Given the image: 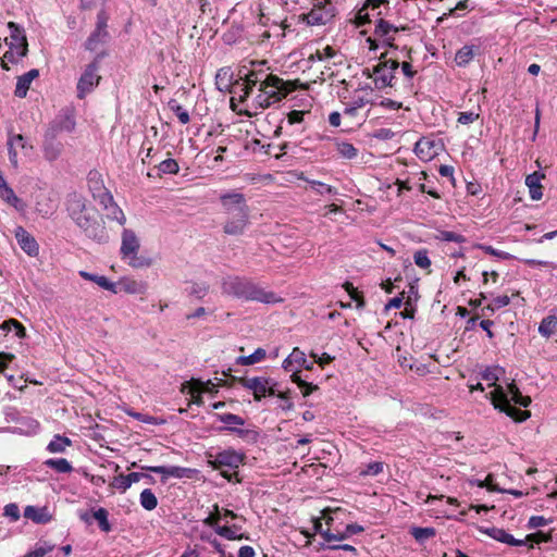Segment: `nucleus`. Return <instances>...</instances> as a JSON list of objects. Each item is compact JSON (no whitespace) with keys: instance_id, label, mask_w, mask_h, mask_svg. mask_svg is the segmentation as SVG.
<instances>
[{"instance_id":"obj_10","label":"nucleus","mask_w":557,"mask_h":557,"mask_svg":"<svg viewBox=\"0 0 557 557\" xmlns=\"http://www.w3.org/2000/svg\"><path fill=\"white\" fill-rule=\"evenodd\" d=\"M314 531L320 533L325 543L339 542L351 537L355 534H359L364 531V528L357 523H350L345 527L343 531L337 529L330 530L323 529L322 521L317 519L314 521Z\"/></svg>"},{"instance_id":"obj_40","label":"nucleus","mask_w":557,"mask_h":557,"mask_svg":"<svg viewBox=\"0 0 557 557\" xmlns=\"http://www.w3.org/2000/svg\"><path fill=\"white\" fill-rule=\"evenodd\" d=\"M15 141H23V135L16 134V135H10L8 139V152H9V160L10 163L14 169L18 168V159H17V152L14 148Z\"/></svg>"},{"instance_id":"obj_18","label":"nucleus","mask_w":557,"mask_h":557,"mask_svg":"<svg viewBox=\"0 0 557 557\" xmlns=\"http://www.w3.org/2000/svg\"><path fill=\"white\" fill-rule=\"evenodd\" d=\"M88 188L92 194L95 200L110 201L111 194L104 187L101 174L97 171H90L87 177Z\"/></svg>"},{"instance_id":"obj_13","label":"nucleus","mask_w":557,"mask_h":557,"mask_svg":"<svg viewBox=\"0 0 557 557\" xmlns=\"http://www.w3.org/2000/svg\"><path fill=\"white\" fill-rule=\"evenodd\" d=\"M10 37L5 39L10 49H15L20 58H23L28 52L27 38L24 30L14 22H9Z\"/></svg>"},{"instance_id":"obj_63","label":"nucleus","mask_w":557,"mask_h":557,"mask_svg":"<svg viewBox=\"0 0 557 557\" xmlns=\"http://www.w3.org/2000/svg\"><path fill=\"white\" fill-rule=\"evenodd\" d=\"M479 113L475 112H461L458 116V122L463 125L471 124L479 119Z\"/></svg>"},{"instance_id":"obj_60","label":"nucleus","mask_w":557,"mask_h":557,"mask_svg":"<svg viewBox=\"0 0 557 557\" xmlns=\"http://www.w3.org/2000/svg\"><path fill=\"white\" fill-rule=\"evenodd\" d=\"M548 540H549V536L545 535L542 532H537V533L527 535L522 541H525V545L529 544V546L532 548L533 543L547 542Z\"/></svg>"},{"instance_id":"obj_51","label":"nucleus","mask_w":557,"mask_h":557,"mask_svg":"<svg viewBox=\"0 0 557 557\" xmlns=\"http://www.w3.org/2000/svg\"><path fill=\"white\" fill-rule=\"evenodd\" d=\"M413 260L414 263L421 269H429L431 267V260L428 256V251L424 249L416 251Z\"/></svg>"},{"instance_id":"obj_2","label":"nucleus","mask_w":557,"mask_h":557,"mask_svg":"<svg viewBox=\"0 0 557 557\" xmlns=\"http://www.w3.org/2000/svg\"><path fill=\"white\" fill-rule=\"evenodd\" d=\"M67 211L76 225L89 238L97 243H106L109 235L104 225L103 218L94 207H88L85 200L79 196H73L69 200Z\"/></svg>"},{"instance_id":"obj_29","label":"nucleus","mask_w":557,"mask_h":557,"mask_svg":"<svg viewBox=\"0 0 557 557\" xmlns=\"http://www.w3.org/2000/svg\"><path fill=\"white\" fill-rule=\"evenodd\" d=\"M106 210V215L109 220L116 221L120 225H124L126 218L122 209L114 202L113 196L111 195L110 201L99 202Z\"/></svg>"},{"instance_id":"obj_62","label":"nucleus","mask_w":557,"mask_h":557,"mask_svg":"<svg viewBox=\"0 0 557 557\" xmlns=\"http://www.w3.org/2000/svg\"><path fill=\"white\" fill-rule=\"evenodd\" d=\"M275 181V177L273 174H257V175H253L251 178H250V182L252 184H261V185H269V184H272L274 183Z\"/></svg>"},{"instance_id":"obj_59","label":"nucleus","mask_w":557,"mask_h":557,"mask_svg":"<svg viewBox=\"0 0 557 557\" xmlns=\"http://www.w3.org/2000/svg\"><path fill=\"white\" fill-rule=\"evenodd\" d=\"M221 520V511L219 509V506L214 505V511L209 515V517L205 520V523L209 527L214 528L216 530L219 525V522Z\"/></svg>"},{"instance_id":"obj_32","label":"nucleus","mask_w":557,"mask_h":557,"mask_svg":"<svg viewBox=\"0 0 557 557\" xmlns=\"http://www.w3.org/2000/svg\"><path fill=\"white\" fill-rule=\"evenodd\" d=\"M240 531H242V525L237 524V523H234L230 527L228 525L218 527L215 530V532L220 536H222L226 540H230V541L248 539V536H246Z\"/></svg>"},{"instance_id":"obj_38","label":"nucleus","mask_w":557,"mask_h":557,"mask_svg":"<svg viewBox=\"0 0 557 557\" xmlns=\"http://www.w3.org/2000/svg\"><path fill=\"white\" fill-rule=\"evenodd\" d=\"M168 106H169L170 110L176 115V117L178 119V121L182 124L185 125V124L189 123L190 116H189L188 111L182 104H180L175 99H171L168 102Z\"/></svg>"},{"instance_id":"obj_23","label":"nucleus","mask_w":557,"mask_h":557,"mask_svg":"<svg viewBox=\"0 0 557 557\" xmlns=\"http://www.w3.org/2000/svg\"><path fill=\"white\" fill-rule=\"evenodd\" d=\"M399 32V28L391 24L389 22L380 18L375 24L374 35L381 38L384 42L392 46L395 40V35Z\"/></svg>"},{"instance_id":"obj_55","label":"nucleus","mask_w":557,"mask_h":557,"mask_svg":"<svg viewBox=\"0 0 557 557\" xmlns=\"http://www.w3.org/2000/svg\"><path fill=\"white\" fill-rule=\"evenodd\" d=\"M438 239L444 242L463 243L466 239L462 235L450 231H441L437 236Z\"/></svg>"},{"instance_id":"obj_20","label":"nucleus","mask_w":557,"mask_h":557,"mask_svg":"<svg viewBox=\"0 0 557 557\" xmlns=\"http://www.w3.org/2000/svg\"><path fill=\"white\" fill-rule=\"evenodd\" d=\"M243 462V456L233 450H224L216 454L213 461L215 469L230 468L231 470L236 469Z\"/></svg>"},{"instance_id":"obj_8","label":"nucleus","mask_w":557,"mask_h":557,"mask_svg":"<svg viewBox=\"0 0 557 557\" xmlns=\"http://www.w3.org/2000/svg\"><path fill=\"white\" fill-rule=\"evenodd\" d=\"M100 67V55H97L91 63H89L76 85L77 98L84 99L90 94L101 81V76L98 74Z\"/></svg>"},{"instance_id":"obj_27","label":"nucleus","mask_w":557,"mask_h":557,"mask_svg":"<svg viewBox=\"0 0 557 557\" xmlns=\"http://www.w3.org/2000/svg\"><path fill=\"white\" fill-rule=\"evenodd\" d=\"M39 76V71L37 69H33L27 73L17 77L16 87L14 90V95L18 98H24L27 95L29 86L32 82Z\"/></svg>"},{"instance_id":"obj_43","label":"nucleus","mask_w":557,"mask_h":557,"mask_svg":"<svg viewBox=\"0 0 557 557\" xmlns=\"http://www.w3.org/2000/svg\"><path fill=\"white\" fill-rule=\"evenodd\" d=\"M410 534L414 537L419 543H424L429 539L435 536L436 531L434 528H420L413 527L410 530Z\"/></svg>"},{"instance_id":"obj_48","label":"nucleus","mask_w":557,"mask_h":557,"mask_svg":"<svg viewBox=\"0 0 557 557\" xmlns=\"http://www.w3.org/2000/svg\"><path fill=\"white\" fill-rule=\"evenodd\" d=\"M384 463L381 461H373L368 463L363 469L360 470V475L367 476H375L383 472Z\"/></svg>"},{"instance_id":"obj_34","label":"nucleus","mask_w":557,"mask_h":557,"mask_svg":"<svg viewBox=\"0 0 557 557\" xmlns=\"http://www.w3.org/2000/svg\"><path fill=\"white\" fill-rule=\"evenodd\" d=\"M72 445V441L62 435H54L47 446V450L52 454L64 453L67 447Z\"/></svg>"},{"instance_id":"obj_17","label":"nucleus","mask_w":557,"mask_h":557,"mask_svg":"<svg viewBox=\"0 0 557 557\" xmlns=\"http://www.w3.org/2000/svg\"><path fill=\"white\" fill-rule=\"evenodd\" d=\"M231 218L225 222L223 230L227 235H242L248 225L249 209L235 214H230Z\"/></svg>"},{"instance_id":"obj_37","label":"nucleus","mask_w":557,"mask_h":557,"mask_svg":"<svg viewBox=\"0 0 557 557\" xmlns=\"http://www.w3.org/2000/svg\"><path fill=\"white\" fill-rule=\"evenodd\" d=\"M265 358V350L258 348L249 356H239L236 359V363L240 366H251L262 361Z\"/></svg>"},{"instance_id":"obj_39","label":"nucleus","mask_w":557,"mask_h":557,"mask_svg":"<svg viewBox=\"0 0 557 557\" xmlns=\"http://www.w3.org/2000/svg\"><path fill=\"white\" fill-rule=\"evenodd\" d=\"M108 510L102 507L92 512V518L98 522L100 530L106 533H109L112 530V527L108 520Z\"/></svg>"},{"instance_id":"obj_21","label":"nucleus","mask_w":557,"mask_h":557,"mask_svg":"<svg viewBox=\"0 0 557 557\" xmlns=\"http://www.w3.org/2000/svg\"><path fill=\"white\" fill-rule=\"evenodd\" d=\"M63 151V144L55 136L44 134L42 152L46 160H57Z\"/></svg>"},{"instance_id":"obj_54","label":"nucleus","mask_w":557,"mask_h":557,"mask_svg":"<svg viewBox=\"0 0 557 557\" xmlns=\"http://www.w3.org/2000/svg\"><path fill=\"white\" fill-rule=\"evenodd\" d=\"M344 288L349 294L351 299H354L356 301L357 308H362L364 306V300H363L362 296L356 290V288L354 287V285L351 283L346 282L344 284Z\"/></svg>"},{"instance_id":"obj_58","label":"nucleus","mask_w":557,"mask_h":557,"mask_svg":"<svg viewBox=\"0 0 557 557\" xmlns=\"http://www.w3.org/2000/svg\"><path fill=\"white\" fill-rule=\"evenodd\" d=\"M143 469L153 472V473L162 474L161 481L163 483L166 482V480L170 478V475H169L170 466L169 467H166V466H145V467H143Z\"/></svg>"},{"instance_id":"obj_45","label":"nucleus","mask_w":557,"mask_h":557,"mask_svg":"<svg viewBox=\"0 0 557 557\" xmlns=\"http://www.w3.org/2000/svg\"><path fill=\"white\" fill-rule=\"evenodd\" d=\"M336 50L331 46H325L322 49H317L314 53H311L309 57L310 61H326L336 55Z\"/></svg>"},{"instance_id":"obj_6","label":"nucleus","mask_w":557,"mask_h":557,"mask_svg":"<svg viewBox=\"0 0 557 557\" xmlns=\"http://www.w3.org/2000/svg\"><path fill=\"white\" fill-rule=\"evenodd\" d=\"M306 363L305 352L295 348L289 356L283 361V368L286 372L290 373V379L293 382L297 383L298 388L300 389L304 397L310 395L313 391L318 388L317 385L308 383L306 380L301 379L299 373L301 372L302 364Z\"/></svg>"},{"instance_id":"obj_35","label":"nucleus","mask_w":557,"mask_h":557,"mask_svg":"<svg viewBox=\"0 0 557 557\" xmlns=\"http://www.w3.org/2000/svg\"><path fill=\"white\" fill-rule=\"evenodd\" d=\"M557 329V315L556 314H548L545 317L540 325H539V333L545 337L548 338L553 335L555 330Z\"/></svg>"},{"instance_id":"obj_22","label":"nucleus","mask_w":557,"mask_h":557,"mask_svg":"<svg viewBox=\"0 0 557 557\" xmlns=\"http://www.w3.org/2000/svg\"><path fill=\"white\" fill-rule=\"evenodd\" d=\"M139 250V242L135 233L125 228L122 233L121 255L123 259H127L132 255H136Z\"/></svg>"},{"instance_id":"obj_12","label":"nucleus","mask_w":557,"mask_h":557,"mask_svg":"<svg viewBox=\"0 0 557 557\" xmlns=\"http://www.w3.org/2000/svg\"><path fill=\"white\" fill-rule=\"evenodd\" d=\"M224 374L228 375L226 372H224ZM230 376L233 382H238L244 387L251 389L256 400H260L262 397H265L267 393H274L273 387L268 386L269 382L264 377H237L231 374Z\"/></svg>"},{"instance_id":"obj_3","label":"nucleus","mask_w":557,"mask_h":557,"mask_svg":"<svg viewBox=\"0 0 557 557\" xmlns=\"http://www.w3.org/2000/svg\"><path fill=\"white\" fill-rule=\"evenodd\" d=\"M248 100L256 108H269L278 102V76L262 70L248 71Z\"/></svg>"},{"instance_id":"obj_57","label":"nucleus","mask_w":557,"mask_h":557,"mask_svg":"<svg viewBox=\"0 0 557 557\" xmlns=\"http://www.w3.org/2000/svg\"><path fill=\"white\" fill-rule=\"evenodd\" d=\"M96 284L102 287L106 290H110L114 294H117V282L113 283L108 280V277L103 275H98Z\"/></svg>"},{"instance_id":"obj_33","label":"nucleus","mask_w":557,"mask_h":557,"mask_svg":"<svg viewBox=\"0 0 557 557\" xmlns=\"http://www.w3.org/2000/svg\"><path fill=\"white\" fill-rule=\"evenodd\" d=\"M0 198L2 201L14 207L18 211H22L25 208L23 200L15 195L14 190L10 186L0 190Z\"/></svg>"},{"instance_id":"obj_56","label":"nucleus","mask_w":557,"mask_h":557,"mask_svg":"<svg viewBox=\"0 0 557 557\" xmlns=\"http://www.w3.org/2000/svg\"><path fill=\"white\" fill-rule=\"evenodd\" d=\"M510 302V298L507 295L495 297L492 302L487 306V309L491 311L498 310L503 307L508 306Z\"/></svg>"},{"instance_id":"obj_14","label":"nucleus","mask_w":557,"mask_h":557,"mask_svg":"<svg viewBox=\"0 0 557 557\" xmlns=\"http://www.w3.org/2000/svg\"><path fill=\"white\" fill-rule=\"evenodd\" d=\"M75 120L69 112L59 113L47 126L45 134L58 137L59 134L71 133L75 128Z\"/></svg>"},{"instance_id":"obj_26","label":"nucleus","mask_w":557,"mask_h":557,"mask_svg":"<svg viewBox=\"0 0 557 557\" xmlns=\"http://www.w3.org/2000/svg\"><path fill=\"white\" fill-rule=\"evenodd\" d=\"M24 517L38 524H46L52 520L47 507L26 506Z\"/></svg>"},{"instance_id":"obj_5","label":"nucleus","mask_w":557,"mask_h":557,"mask_svg":"<svg viewBox=\"0 0 557 557\" xmlns=\"http://www.w3.org/2000/svg\"><path fill=\"white\" fill-rule=\"evenodd\" d=\"M225 292L246 300H257L261 302L275 301L274 294L267 293L252 282L242 277H232L223 284Z\"/></svg>"},{"instance_id":"obj_25","label":"nucleus","mask_w":557,"mask_h":557,"mask_svg":"<svg viewBox=\"0 0 557 557\" xmlns=\"http://www.w3.org/2000/svg\"><path fill=\"white\" fill-rule=\"evenodd\" d=\"M485 533L493 540L510 545V546H524L525 541L515 539L510 533L499 528L486 529Z\"/></svg>"},{"instance_id":"obj_11","label":"nucleus","mask_w":557,"mask_h":557,"mask_svg":"<svg viewBox=\"0 0 557 557\" xmlns=\"http://www.w3.org/2000/svg\"><path fill=\"white\" fill-rule=\"evenodd\" d=\"M109 16L104 10H101L97 14L96 27L86 39L84 46L88 51H95L100 45L107 42L109 38L108 32Z\"/></svg>"},{"instance_id":"obj_42","label":"nucleus","mask_w":557,"mask_h":557,"mask_svg":"<svg viewBox=\"0 0 557 557\" xmlns=\"http://www.w3.org/2000/svg\"><path fill=\"white\" fill-rule=\"evenodd\" d=\"M0 329L3 330V331H11V330H14L15 331V334L18 338H24L26 337V329L25 326L17 320L15 319H9V320H5L1 325H0Z\"/></svg>"},{"instance_id":"obj_28","label":"nucleus","mask_w":557,"mask_h":557,"mask_svg":"<svg viewBox=\"0 0 557 557\" xmlns=\"http://www.w3.org/2000/svg\"><path fill=\"white\" fill-rule=\"evenodd\" d=\"M544 177L545 175L540 172H533L525 177V185L529 188L532 200H540L542 198L543 193L541 182Z\"/></svg>"},{"instance_id":"obj_15","label":"nucleus","mask_w":557,"mask_h":557,"mask_svg":"<svg viewBox=\"0 0 557 557\" xmlns=\"http://www.w3.org/2000/svg\"><path fill=\"white\" fill-rule=\"evenodd\" d=\"M220 202L227 214H235L244 211V209H249L245 196L236 191L222 194Z\"/></svg>"},{"instance_id":"obj_30","label":"nucleus","mask_w":557,"mask_h":557,"mask_svg":"<svg viewBox=\"0 0 557 557\" xmlns=\"http://www.w3.org/2000/svg\"><path fill=\"white\" fill-rule=\"evenodd\" d=\"M143 476H147L149 478L150 480H152L151 476L149 475H145L144 473H139V472H132L129 474H120L117 476H115L112 485L116 488H120L122 492H125L126 490H128L131 487V485L133 483H136L138 482Z\"/></svg>"},{"instance_id":"obj_46","label":"nucleus","mask_w":557,"mask_h":557,"mask_svg":"<svg viewBox=\"0 0 557 557\" xmlns=\"http://www.w3.org/2000/svg\"><path fill=\"white\" fill-rule=\"evenodd\" d=\"M196 471L190 468H184V467H180V466H170L169 475H170V478H176V479H182V478L191 479L193 474Z\"/></svg>"},{"instance_id":"obj_52","label":"nucleus","mask_w":557,"mask_h":557,"mask_svg":"<svg viewBox=\"0 0 557 557\" xmlns=\"http://www.w3.org/2000/svg\"><path fill=\"white\" fill-rule=\"evenodd\" d=\"M307 182L310 184L311 188L320 195L336 194V189L327 184H324L319 181H307Z\"/></svg>"},{"instance_id":"obj_50","label":"nucleus","mask_w":557,"mask_h":557,"mask_svg":"<svg viewBox=\"0 0 557 557\" xmlns=\"http://www.w3.org/2000/svg\"><path fill=\"white\" fill-rule=\"evenodd\" d=\"M53 548H54L53 545H50L47 543L41 544V545H36V547L33 550H29L23 557H44L48 553L52 552Z\"/></svg>"},{"instance_id":"obj_41","label":"nucleus","mask_w":557,"mask_h":557,"mask_svg":"<svg viewBox=\"0 0 557 557\" xmlns=\"http://www.w3.org/2000/svg\"><path fill=\"white\" fill-rule=\"evenodd\" d=\"M140 505L148 511L157 508L158 499L154 493L150 488H146L140 493Z\"/></svg>"},{"instance_id":"obj_7","label":"nucleus","mask_w":557,"mask_h":557,"mask_svg":"<svg viewBox=\"0 0 557 557\" xmlns=\"http://www.w3.org/2000/svg\"><path fill=\"white\" fill-rule=\"evenodd\" d=\"M399 67L396 60H384L373 65L371 69L363 70V74L373 79L376 89H383L393 86L395 72Z\"/></svg>"},{"instance_id":"obj_64","label":"nucleus","mask_w":557,"mask_h":557,"mask_svg":"<svg viewBox=\"0 0 557 557\" xmlns=\"http://www.w3.org/2000/svg\"><path fill=\"white\" fill-rule=\"evenodd\" d=\"M4 516L10 517L13 521L20 519V508L16 504H8L4 507Z\"/></svg>"},{"instance_id":"obj_9","label":"nucleus","mask_w":557,"mask_h":557,"mask_svg":"<svg viewBox=\"0 0 557 557\" xmlns=\"http://www.w3.org/2000/svg\"><path fill=\"white\" fill-rule=\"evenodd\" d=\"M321 3L322 1H319L308 14L301 13L297 16H292L290 18H284L281 21V29L290 32L294 22L307 25L325 24L331 18V13L324 8H321Z\"/></svg>"},{"instance_id":"obj_1","label":"nucleus","mask_w":557,"mask_h":557,"mask_svg":"<svg viewBox=\"0 0 557 557\" xmlns=\"http://www.w3.org/2000/svg\"><path fill=\"white\" fill-rule=\"evenodd\" d=\"M499 368H488L482 373V379L487 382L490 386H495L491 392L490 398L495 408L499 409L511 417L515 421L522 422L530 417L529 411H522L511 406V401L522 407H528L531 403L529 396H523L519 388L513 384H509L507 389L496 385L500 373Z\"/></svg>"},{"instance_id":"obj_16","label":"nucleus","mask_w":557,"mask_h":557,"mask_svg":"<svg viewBox=\"0 0 557 557\" xmlns=\"http://www.w3.org/2000/svg\"><path fill=\"white\" fill-rule=\"evenodd\" d=\"M442 149V144L430 137H423L417 141L414 147L416 154L422 161H430L434 159Z\"/></svg>"},{"instance_id":"obj_24","label":"nucleus","mask_w":557,"mask_h":557,"mask_svg":"<svg viewBox=\"0 0 557 557\" xmlns=\"http://www.w3.org/2000/svg\"><path fill=\"white\" fill-rule=\"evenodd\" d=\"M120 292L129 295H143L147 292V283L131 277H122L117 282V293Z\"/></svg>"},{"instance_id":"obj_53","label":"nucleus","mask_w":557,"mask_h":557,"mask_svg":"<svg viewBox=\"0 0 557 557\" xmlns=\"http://www.w3.org/2000/svg\"><path fill=\"white\" fill-rule=\"evenodd\" d=\"M218 419L225 424H235V425H244L245 424V420L242 417L234 414V413L218 414Z\"/></svg>"},{"instance_id":"obj_49","label":"nucleus","mask_w":557,"mask_h":557,"mask_svg":"<svg viewBox=\"0 0 557 557\" xmlns=\"http://www.w3.org/2000/svg\"><path fill=\"white\" fill-rule=\"evenodd\" d=\"M158 169L164 174H176L180 170L178 163L174 159H166L159 163Z\"/></svg>"},{"instance_id":"obj_61","label":"nucleus","mask_w":557,"mask_h":557,"mask_svg":"<svg viewBox=\"0 0 557 557\" xmlns=\"http://www.w3.org/2000/svg\"><path fill=\"white\" fill-rule=\"evenodd\" d=\"M476 247L479 249L483 250L484 252H486V253H488L491 256L498 257L500 259H509L511 257L508 252L497 250V249L493 248L492 246L478 245Z\"/></svg>"},{"instance_id":"obj_4","label":"nucleus","mask_w":557,"mask_h":557,"mask_svg":"<svg viewBox=\"0 0 557 557\" xmlns=\"http://www.w3.org/2000/svg\"><path fill=\"white\" fill-rule=\"evenodd\" d=\"M234 74L230 66H224L218 70L215 74V86L220 91L228 92L231 95V108L233 111L243 113V109L238 108V103L248 101V71L243 70L238 73V78L233 79Z\"/></svg>"},{"instance_id":"obj_19","label":"nucleus","mask_w":557,"mask_h":557,"mask_svg":"<svg viewBox=\"0 0 557 557\" xmlns=\"http://www.w3.org/2000/svg\"><path fill=\"white\" fill-rule=\"evenodd\" d=\"M15 237L22 250L28 256L36 257L39 252V246L33 235H30L24 227L18 226L15 230Z\"/></svg>"},{"instance_id":"obj_47","label":"nucleus","mask_w":557,"mask_h":557,"mask_svg":"<svg viewBox=\"0 0 557 557\" xmlns=\"http://www.w3.org/2000/svg\"><path fill=\"white\" fill-rule=\"evenodd\" d=\"M369 102V99L362 96H354L349 106L344 110L346 114L354 115L358 109L363 108Z\"/></svg>"},{"instance_id":"obj_44","label":"nucleus","mask_w":557,"mask_h":557,"mask_svg":"<svg viewBox=\"0 0 557 557\" xmlns=\"http://www.w3.org/2000/svg\"><path fill=\"white\" fill-rule=\"evenodd\" d=\"M336 151L342 158L348 160L356 158L358 154L357 148H355L354 145L348 141L336 143Z\"/></svg>"},{"instance_id":"obj_31","label":"nucleus","mask_w":557,"mask_h":557,"mask_svg":"<svg viewBox=\"0 0 557 557\" xmlns=\"http://www.w3.org/2000/svg\"><path fill=\"white\" fill-rule=\"evenodd\" d=\"M479 51V47L475 45H466L461 47L455 55V62L458 66H466L468 65L476 52Z\"/></svg>"},{"instance_id":"obj_36","label":"nucleus","mask_w":557,"mask_h":557,"mask_svg":"<svg viewBox=\"0 0 557 557\" xmlns=\"http://www.w3.org/2000/svg\"><path fill=\"white\" fill-rule=\"evenodd\" d=\"M45 465L59 473H70L73 471L71 462L65 458H50L45 461Z\"/></svg>"}]
</instances>
